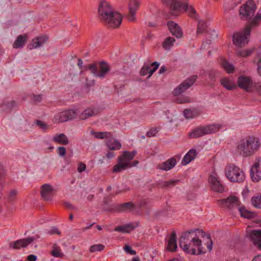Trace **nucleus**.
<instances>
[{"label":"nucleus","mask_w":261,"mask_h":261,"mask_svg":"<svg viewBox=\"0 0 261 261\" xmlns=\"http://www.w3.org/2000/svg\"><path fill=\"white\" fill-rule=\"evenodd\" d=\"M27 40V35L24 34L23 35H19L13 44V47L14 48H19L22 47Z\"/></svg>","instance_id":"obj_32"},{"label":"nucleus","mask_w":261,"mask_h":261,"mask_svg":"<svg viewBox=\"0 0 261 261\" xmlns=\"http://www.w3.org/2000/svg\"><path fill=\"white\" fill-rule=\"evenodd\" d=\"M54 142L62 145H67L69 143L68 137L64 134H56L53 137Z\"/></svg>","instance_id":"obj_31"},{"label":"nucleus","mask_w":261,"mask_h":261,"mask_svg":"<svg viewBox=\"0 0 261 261\" xmlns=\"http://www.w3.org/2000/svg\"><path fill=\"white\" fill-rule=\"evenodd\" d=\"M64 205L65 206L69 209V210H77V208L74 206H73V205H72L71 204H70V203H68V202H65L64 203Z\"/></svg>","instance_id":"obj_56"},{"label":"nucleus","mask_w":261,"mask_h":261,"mask_svg":"<svg viewBox=\"0 0 261 261\" xmlns=\"http://www.w3.org/2000/svg\"><path fill=\"white\" fill-rule=\"evenodd\" d=\"M36 124L42 129L45 130L47 129V126L46 124L42 121L37 120Z\"/></svg>","instance_id":"obj_51"},{"label":"nucleus","mask_w":261,"mask_h":261,"mask_svg":"<svg viewBox=\"0 0 261 261\" xmlns=\"http://www.w3.org/2000/svg\"><path fill=\"white\" fill-rule=\"evenodd\" d=\"M115 156V154L114 152L113 151H109L106 154V157L107 159H112L113 158H114Z\"/></svg>","instance_id":"obj_57"},{"label":"nucleus","mask_w":261,"mask_h":261,"mask_svg":"<svg viewBox=\"0 0 261 261\" xmlns=\"http://www.w3.org/2000/svg\"><path fill=\"white\" fill-rule=\"evenodd\" d=\"M176 164V159L174 158H171L166 161L158 165L157 168L161 170L168 171L172 169Z\"/></svg>","instance_id":"obj_21"},{"label":"nucleus","mask_w":261,"mask_h":261,"mask_svg":"<svg viewBox=\"0 0 261 261\" xmlns=\"http://www.w3.org/2000/svg\"><path fill=\"white\" fill-rule=\"evenodd\" d=\"M239 210L242 217L250 219L255 217V213L248 211L244 207H239Z\"/></svg>","instance_id":"obj_34"},{"label":"nucleus","mask_w":261,"mask_h":261,"mask_svg":"<svg viewBox=\"0 0 261 261\" xmlns=\"http://www.w3.org/2000/svg\"><path fill=\"white\" fill-rule=\"evenodd\" d=\"M256 60L257 65V71L258 74L261 76V53L257 55Z\"/></svg>","instance_id":"obj_47"},{"label":"nucleus","mask_w":261,"mask_h":261,"mask_svg":"<svg viewBox=\"0 0 261 261\" xmlns=\"http://www.w3.org/2000/svg\"><path fill=\"white\" fill-rule=\"evenodd\" d=\"M221 127V125L218 124H211L209 125L200 126L189 134L190 138H197L204 135L215 133L219 130Z\"/></svg>","instance_id":"obj_7"},{"label":"nucleus","mask_w":261,"mask_h":261,"mask_svg":"<svg viewBox=\"0 0 261 261\" xmlns=\"http://www.w3.org/2000/svg\"><path fill=\"white\" fill-rule=\"evenodd\" d=\"M42 99V95H34L33 96L32 100L34 102L38 103L41 101Z\"/></svg>","instance_id":"obj_52"},{"label":"nucleus","mask_w":261,"mask_h":261,"mask_svg":"<svg viewBox=\"0 0 261 261\" xmlns=\"http://www.w3.org/2000/svg\"><path fill=\"white\" fill-rule=\"evenodd\" d=\"M163 3L170 7V14L174 16H177V13L182 10L180 7L179 2H182V0H162Z\"/></svg>","instance_id":"obj_13"},{"label":"nucleus","mask_w":261,"mask_h":261,"mask_svg":"<svg viewBox=\"0 0 261 261\" xmlns=\"http://www.w3.org/2000/svg\"><path fill=\"white\" fill-rule=\"evenodd\" d=\"M5 170L3 167L0 165V178H2L5 175Z\"/></svg>","instance_id":"obj_61"},{"label":"nucleus","mask_w":261,"mask_h":261,"mask_svg":"<svg viewBox=\"0 0 261 261\" xmlns=\"http://www.w3.org/2000/svg\"><path fill=\"white\" fill-rule=\"evenodd\" d=\"M88 68L90 71L91 73H92L95 76L97 77L98 72L97 70V66L95 64H90L88 65Z\"/></svg>","instance_id":"obj_46"},{"label":"nucleus","mask_w":261,"mask_h":261,"mask_svg":"<svg viewBox=\"0 0 261 261\" xmlns=\"http://www.w3.org/2000/svg\"><path fill=\"white\" fill-rule=\"evenodd\" d=\"M27 258L29 261H36L37 259V256L33 254L29 255Z\"/></svg>","instance_id":"obj_60"},{"label":"nucleus","mask_w":261,"mask_h":261,"mask_svg":"<svg viewBox=\"0 0 261 261\" xmlns=\"http://www.w3.org/2000/svg\"><path fill=\"white\" fill-rule=\"evenodd\" d=\"M34 241V238L29 237L22 239L18 240L13 243L10 244V246L14 249H19L21 248L27 247Z\"/></svg>","instance_id":"obj_16"},{"label":"nucleus","mask_w":261,"mask_h":261,"mask_svg":"<svg viewBox=\"0 0 261 261\" xmlns=\"http://www.w3.org/2000/svg\"><path fill=\"white\" fill-rule=\"evenodd\" d=\"M158 130L157 128H152L150 129L147 133L146 136L149 138L154 137L156 135V134L158 133Z\"/></svg>","instance_id":"obj_48"},{"label":"nucleus","mask_w":261,"mask_h":261,"mask_svg":"<svg viewBox=\"0 0 261 261\" xmlns=\"http://www.w3.org/2000/svg\"><path fill=\"white\" fill-rule=\"evenodd\" d=\"M138 226V223H130L124 225L119 226L114 229L115 231L120 232L123 233H129Z\"/></svg>","instance_id":"obj_24"},{"label":"nucleus","mask_w":261,"mask_h":261,"mask_svg":"<svg viewBox=\"0 0 261 261\" xmlns=\"http://www.w3.org/2000/svg\"><path fill=\"white\" fill-rule=\"evenodd\" d=\"M190 101V98L189 97H183L180 98L179 102L181 103H188Z\"/></svg>","instance_id":"obj_58"},{"label":"nucleus","mask_w":261,"mask_h":261,"mask_svg":"<svg viewBox=\"0 0 261 261\" xmlns=\"http://www.w3.org/2000/svg\"><path fill=\"white\" fill-rule=\"evenodd\" d=\"M77 114V110H68L63 111L56 115L54 117L56 123H61L75 118Z\"/></svg>","instance_id":"obj_10"},{"label":"nucleus","mask_w":261,"mask_h":261,"mask_svg":"<svg viewBox=\"0 0 261 261\" xmlns=\"http://www.w3.org/2000/svg\"><path fill=\"white\" fill-rule=\"evenodd\" d=\"M58 153L62 156H65L66 154V148L63 146H60L57 148Z\"/></svg>","instance_id":"obj_49"},{"label":"nucleus","mask_w":261,"mask_h":261,"mask_svg":"<svg viewBox=\"0 0 261 261\" xmlns=\"http://www.w3.org/2000/svg\"><path fill=\"white\" fill-rule=\"evenodd\" d=\"M91 133L95 138L100 139L111 138L112 137V134L110 132H95L92 131Z\"/></svg>","instance_id":"obj_37"},{"label":"nucleus","mask_w":261,"mask_h":261,"mask_svg":"<svg viewBox=\"0 0 261 261\" xmlns=\"http://www.w3.org/2000/svg\"><path fill=\"white\" fill-rule=\"evenodd\" d=\"M198 154V152L195 149H190L184 156L181 164L185 166L193 161Z\"/></svg>","instance_id":"obj_23"},{"label":"nucleus","mask_w":261,"mask_h":261,"mask_svg":"<svg viewBox=\"0 0 261 261\" xmlns=\"http://www.w3.org/2000/svg\"><path fill=\"white\" fill-rule=\"evenodd\" d=\"M99 113L97 109L94 108H89L85 110L80 116L81 120H85L89 117L97 115Z\"/></svg>","instance_id":"obj_25"},{"label":"nucleus","mask_w":261,"mask_h":261,"mask_svg":"<svg viewBox=\"0 0 261 261\" xmlns=\"http://www.w3.org/2000/svg\"><path fill=\"white\" fill-rule=\"evenodd\" d=\"M256 88L259 92H261V82L256 84Z\"/></svg>","instance_id":"obj_63"},{"label":"nucleus","mask_w":261,"mask_h":261,"mask_svg":"<svg viewBox=\"0 0 261 261\" xmlns=\"http://www.w3.org/2000/svg\"><path fill=\"white\" fill-rule=\"evenodd\" d=\"M223 204L229 208H232L234 206H238L240 204L239 198L236 196L229 197L222 201Z\"/></svg>","instance_id":"obj_26"},{"label":"nucleus","mask_w":261,"mask_h":261,"mask_svg":"<svg viewBox=\"0 0 261 261\" xmlns=\"http://www.w3.org/2000/svg\"><path fill=\"white\" fill-rule=\"evenodd\" d=\"M207 238L209 239V241L207 243V248L209 251H211L213 247V242L212 240L210 239V237L208 236Z\"/></svg>","instance_id":"obj_59"},{"label":"nucleus","mask_w":261,"mask_h":261,"mask_svg":"<svg viewBox=\"0 0 261 261\" xmlns=\"http://www.w3.org/2000/svg\"><path fill=\"white\" fill-rule=\"evenodd\" d=\"M175 40L172 37L166 38L162 43L163 47L166 50H169L173 46Z\"/></svg>","instance_id":"obj_36"},{"label":"nucleus","mask_w":261,"mask_h":261,"mask_svg":"<svg viewBox=\"0 0 261 261\" xmlns=\"http://www.w3.org/2000/svg\"><path fill=\"white\" fill-rule=\"evenodd\" d=\"M136 151H124L117 159V163L113 167V172L119 173L128 168L136 166L139 163L137 160L132 162L135 156Z\"/></svg>","instance_id":"obj_5"},{"label":"nucleus","mask_w":261,"mask_h":261,"mask_svg":"<svg viewBox=\"0 0 261 261\" xmlns=\"http://www.w3.org/2000/svg\"><path fill=\"white\" fill-rule=\"evenodd\" d=\"M180 4L179 7L182 8V10L177 13V15L184 12H186L189 16L194 18H197V14L195 10L192 7L188 6L187 0H182V2H179Z\"/></svg>","instance_id":"obj_17"},{"label":"nucleus","mask_w":261,"mask_h":261,"mask_svg":"<svg viewBox=\"0 0 261 261\" xmlns=\"http://www.w3.org/2000/svg\"><path fill=\"white\" fill-rule=\"evenodd\" d=\"M104 248H105V246L102 244H99L93 245L90 247V251L91 252H94L98 251H102V250H103Z\"/></svg>","instance_id":"obj_45"},{"label":"nucleus","mask_w":261,"mask_h":261,"mask_svg":"<svg viewBox=\"0 0 261 261\" xmlns=\"http://www.w3.org/2000/svg\"><path fill=\"white\" fill-rule=\"evenodd\" d=\"M197 79V76L193 75L185 80L174 89L173 91V95L177 96L185 92L194 84Z\"/></svg>","instance_id":"obj_9"},{"label":"nucleus","mask_w":261,"mask_h":261,"mask_svg":"<svg viewBox=\"0 0 261 261\" xmlns=\"http://www.w3.org/2000/svg\"><path fill=\"white\" fill-rule=\"evenodd\" d=\"M17 191L15 190H12L9 194V198L10 200H12L16 196Z\"/></svg>","instance_id":"obj_54"},{"label":"nucleus","mask_w":261,"mask_h":261,"mask_svg":"<svg viewBox=\"0 0 261 261\" xmlns=\"http://www.w3.org/2000/svg\"><path fill=\"white\" fill-rule=\"evenodd\" d=\"M208 27V24L207 22H205L203 20L199 21L197 28V34H202L208 32L209 31L207 30Z\"/></svg>","instance_id":"obj_35"},{"label":"nucleus","mask_w":261,"mask_h":261,"mask_svg":"<svg viewBox=\"0 0 261 261\" xmlns=\"http://www.w3.org/2000/svg\"><path fill=\"white\" fill-rule=\"evenodd\" d=\"M251 25H247L243 31L237 32L233 36V42L238 47L245 46L248 42L251 32Z\"/></svg>","instance_id":"obj_8"},{"label":"nucleus","mask_w":261,"mask_h":261,"mask_svg":"<svg viewBox=\"0 0 261 261\" xmlns=\"http://www.w3.org/2000/svg\"><path fill=\"white\" fill-rule=\"evenodd\" d=\"M86 166L85 164L82 162L78 164L77 171L81 173L85 170Z\"/></svg>","instance_id":"obj_53"},{"label":"nucleus","mask_w":261,"mask_h":261,"mask_svg":"<svg viewBox=\"0 0 261 261\" xmlns=\"http://www.w3.org/2000/svg\"><path fill=\"white\" fill-rule=\"evenodd\" d=\"M199 114L198 112L195 109H186L184 111V115L187 119L194 118L198 116Z\"/></svg>","instance_id":"obj_39"},{"label":"nucleus","mask_w":261,"mask_h":261,"mask_svg":"<svg viewBox=\"0 0 261 261\" xmlns=\"http://www.w3.org/2000/svg\"><path fill=\"white\" fill-rule=\"evenodd\" d=\"M53 189L51 185L44 184L41 187V197L45 200H50L53 197Z\"/></svg>","instance_id":"obj_20"},{"label":"nucleus","mask_w":261,"mask_h":261,"mask_svg":"<svg viewBox=\"0 0 261 261\" xmlns=\"http://www.w3.org/2000/svg\"><path fill=\"white\" fill-rule=\"evenodd\" d=\"M252 205L257 208H261V194L254 196L251 198Z\"/></svg>","instance_id":"obj_42"},{"label":"nucleus","mask_w":261,"mask_h":261,"mask_svg":"<svg viewBox=\"0 0 261 261\" xmlns=\"http://www.w3.org/2000/svg\"><path fill=\"white\" fill-rule=\"evenodd\" d=\"M48 38L46 36H40L34 38L32 40V46L34 48L39 47L43 45L47 40Z\"/></svg>","instance_id":"obj_33"},{"label":"nucleus","mask_w":261,"mask_h":261,"mask_svg":"<svg viewBox=\"0 0 261 261\" xmlns=\"http://www.w3.org/2000/svg\"><path fill=\"white\" fill-rule=\"evenodd\" d=\"M125 251L132 255H135L136 254V251L132 249V247L129 245H125L124 247Z\"/></svg>","instance_id":"obj_50"},{"label":"nucleus","mask_w":261,"mask_h":261,"mask_svg":"<svg viewBox=\"0 0 261 261\" xmlns=\"http://www.w3.org/2000/svg\"><path fill=\"white\" fill-rule=\"evenodd\" d=\"M50 234H60L61 232L59 230V229L55 227H53L48 232Z\"/></svg>","instance_id":"obj_55"},{"label":"nucleus","mask_w":261,"mask_h":261,"mask_svg":"<svg viewBox=\"0 0 261 261\" xmlns=\"http://www.w3.org/2000/svg\"><path fill=\"white\" fill-rule=\"evenodd\" d=\"M140 2L139 0H130L129 3V14L127 18L129 21H135L136 13L139 9Z\"/></svg>","instance_id":"obj_15"},{"label":"nucleus","mask_w":261,"mask_h":261,"mask_svg":"<svg viewBox=\"0 0 261 261\" xmlns=\"http://www.w3.org/2000/svg\"><path fill=\"white\" fill-rule=\"evenodd\" d=\"M110 70L109 65L105 62H101L99 63V72L97 77L103 78Z\"/></svg>","instance_id":"obj_30"},{"label":"nucleus","mask_w":261,"mask_h":261,"mask_svg":"<svg viewBox=\"0 0 261 261\" xmlns=\"http://www.w3.org/2000/svg\"><path fill=\"white\" fill-rule=\"evenodd\" d=\"M209 182L212 190L217 192L222 193L224 191L223 186L219 180L216 174H212L209 177Z\"/></svg>","instance_id":"obj_14"},{"label":"nucleus","mask_w":261,"mask_h":261,"mask_svg":"<svg viewBox=\"0 0 261 261\" xmlns=\"http://www.w3.org/2000/svg\"><path fill=\"white\" fill-rule=\"evenodd\" d=\"M225 172L226 177L233 182H242L245 179L244 171L233 164L226 166Z\"/></svg>","instance_id":"obj_6"},{"label":"nucleus","mask_w":261,"mask_h":261,"mask_svg":"<svg viewBox=\"0 0 261 261\" xmlns=\"http://www.w3.org/2000/svg\"><path fill=\"white\" fill-rule=\"evenodd\" d=\"M108 139V140L105 141V143L106 146L110 150H119L121 148V144L118 140L113 139L112 137Z\"/></svg>","instance_id":"obj_28"},{"label":"nucleus","mask_w":261,"mask_h":261,"mask_svg":"<svg viewBox=\"0 0 261 261\" xmlns=\"http://www.w3.org/2000/svg\"><path fill=\"white\" fill-rule=\"evenodd\" d=\"M238 86L245 90H248L250 88L252 81L250 77L240 76L238 80Z\"/></svg>","instance_id":"obj_22"},{"label":"nucleus","mask_w":261,"mask_h":261,"mask_svg":"<svg viewBox=\"0 0 261 261\" xmlns=\"http://www.w3.org/2000/svg\"><path fill=\"white\" fill-rule=\"evenodd\" d=\"M178 180H170L169 181H161L159 186L161 188H169L175 186L178 182Z\"/></svg>","instance_id":"obj_41"},{"label":"nucleus","mask_w":261,"mask_h":261,"mask_svg":"<svg viewBox=\"0 0 261 261\" xmlns=\"http://www.w3.org/2000/svg\"><path fill=\"white\" fill-rule=\"evenodd\" d=\"M51 254L54 257H62L63 254L61 252V249L56 245H54L51 251Z\"/></svg>","instance_id":"obj_44"},{"label":"nucleus","mask_w":261,"mask_h":261,"mask_svg":"<svg viewBox=\"0 0 261 261\" xmlns=\"http://www.w3.org/2000/svg\"><path fill=\"white\" fill-rule=\"evenodd\" d=\"M260 146V142L258 138L247 136L238 141L236 152L243 157L250 156L258 150Z\"/></svg>","instance_id":"obj_3"},{"label":"nucleus","mask_w":261,"mask_h":261,"mask_svg":"<svg viewBox=\"0 0 261 261\" xmlns=\"http://www.w3.org/2000/svg\"><path fill=\"white\" fill-rule=\"evenodd\" d=\"M252 261H261V255L255 256Z\"/></svg>","instance_id":"obj_62"},{"label":"nucleus","mask_w":261,"mask_h":261,"mask_svg":"<svg viewBox=\"0 0 261 261\" xmlns=\"http://www.w3.org/2000/svg\"><path fill=\"white\" fill-rule=\"evenodd\" d=\"M256 9V5L252 1H247L240 8L239 13L241 19L250 20V23L247 25H250L251 28L258 24L261 20V14L258 13L254 17H252L254 15Z\"/></svg>","instance_id":"obj_4"},{"label":"nucleus","mask_w":261,"mask_h":261,"mask_svg":"<svg viewBox=\"0 0 261 261\" xmlns=\"http://www.w3.org/2000/svg\"><path fill=\"white\" fill-rule=\"evenodd\" d=\"M167 26L171 33L177 38H180L182 37V30L177 23L170 21L167 23Z\"/></svg>","instance_id":"obj_19"},{"label":"nucleus","mask_w":261,"mask_h":261,"mask_svg":"<svg viewBox=\"0 0 261 261\" xmlns=\"http://www.w3.org/2000/svg\"><path fill=\"white\" fill-rule=\"evenodd\" d=\"M247 237L258 249L261 250V229L248 231Z\"/></svg>","instance_id":"obj_12"},{"label":"nucleus","mask_w":261,"mask_h":261,"mask_svg":"<svg viewBox=\"0 0 261 261\" xmlns=\"http://www.w3.org/2000/svg\"><path fill=\"white\" fill-rule=\"evenodd\" d=\"M82 65H83V61L81 59H78L77 65L79 66V67L80 68H81L82 67Z\"/></svg>","instance_id":"obj_64"},{"label":"nucleus","mask_w":261,"mask_h":261,"mask_svg":"<svg viewBox=\"0 0 261 261\" xmlns=\"http://www.w3.org/2000/svg\"><path fill=\"white\" fill-rule=\"evenodd\" d=\"M176 233L173 232L170 236L167 245V249L170 251L174 252L176 250Z\"/></svg>","instance_id":"obj_29"},{"label":"nucleus","mask_w":261,"mask_h":261,"mask_svg":"<svg viewBox=\"0 0 261 261\" xmlns=\"http://www.w3.org/2000/svg\"><path fill=\"white\" fill-rule=\"evenodd\" d=\"M98 12L101 19L109 27L117 28L121 23L122 19L121 15L117 12H114L111 7L107 2H101Z\"/></svg>","instance_id":"obj_2"},{"label":"nucleus","mask_w":261,"mask_h":261,"mask_svg":"<svg viewBox=\"0 0 261 261\" xmlns=\"http://www.w3.org/2000/svg\"><path fill=\"white\" fill-rule=\"evenodd\" d=\"M197 230V229L191 230L186 232L179 239V246L187 253L198 255L206 252L205 249L202 246L201 240L196 234Z\"/></svg>","instance_id":"obj_1"},{"label":"nucleus","mask_w":261,"mask_h":261,"mask_svg":"<svg viewBox=\"0 0 261 261\" xmlns=\"http://www.w3.org/2000/svg\"><path fill=\"white\" fill-rule=\"evenodd\" d=\"M221 84L227 90H232L237 88V86L232 79L228 77H223L220 81Z\"/></svg>","instance_id":"obj_27"},{"label":"nucleus","mask_w":261,"mask_h":261,"mask_svg":"<svg viewBox=\"0 0 261 261\" xmlns=\"http://www.w3.org/2000/svg\"><path fill=\"white\" fill-rule=\"evenodd\" d=\"M135 208L134 204L132 202H126L121 204L119 206V211L120 212L130 211Z\"/></svg>","instance_id":"obj_40"},{"label":"nucleus","mask_w":261,"mask_h":261,"mask_svg":"<svg viewBox=\"0 0 261 261\" xmlns=\"http://www.w3.org/2000/svg\"><path fill=\"white\" fill-rule=\"evenodd\" d=\"M159 64L156 62H153L150 65H144L141 69L140 74L142 76L148 75L149 77L152 73L156 71L159 67Z\"/></svg>","instance_id":"obj_18"},{"label":"nucleus","mask_w":261,"mask_h":261,"mask_svg":"<svg viewBox=\"0 0 261 261\" xmlns=\"http://www.w3.org/2000/svg\"><path fill=\"white\" fill-rule=\"evenodd\" d=\"M221 66L228 73H233L234 70V66L226 60H223L221 63Z\"/></svg>","instance_id":"obj_38"},{"label":"nucleus","mask_w":261,"mask_h":261,"mask_svg":"<svg viewBox=\"0 0 261 261\" xmlns=\"http://www.w3.org/2000/svg\"><path fill=\"white\" fill-rule=\"evenodd\" d=\"M253 51V50L252 49L243 50L239 49L236 51V54L238 57H246L250 56Z\"/></svg>","instance_id":"obj_43"},{"label":"nucleus","mask_w":261,"mask_h":261,"mask_svg":"<svg viewBox=\"0 0 261 261\" xmlns=\"http://www.w3.org/2000/svg\"><path fill=\"white\" fill-rule=\"evenodd\" d=\"M251 178L253 182L261 179V158L256 159L250 170Z\"/></svg>","instance_id":"obj_11"}]
</instances>
